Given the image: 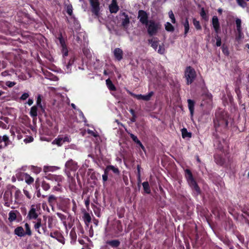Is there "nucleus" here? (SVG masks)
Here are the masks:
<instances>
[{
	"label": "nucleus",
	"instance_id": "nucleus-50",
	"mask_svg": "<svg viewBox=\"0 0 249 249\" xmlns=\"http://www.w3.org/2000/svg\"><path fill=\"white\" fill-rule=\"evenodd\" d=\"M238 35L236 36V39L237 40H240L241 38L243 37V33H242V31H237Z\"/></svg>",
	"mask_w": 249,
	"mask_h": 249
},
{
	"label": "nucleus",
	"instance_id": "nucleus-25",
	"mask_svg": "<svg viewBox=\"0 0 249 249\" xmlns=\"http://www.w3.org/2000/svg\"><path fill=\"white\" fill-rule=\"evenodd\" d=\"M17 213L16 211H11L9 212L8 219L10 222H13L16 219Z\"/></svg>",
	"mask_w": 249,
	"mask_h": 249
},
{
	"label": "nucleus",
	"instance_id": "nucleus-36",
	"mask_svg": "<svg viewBox=\"0 0 249 249\" xmlns=\"http://www.w3.org/2000/svg\"><path fill=\"white\" fill-rule=\"evenodd\" d=\"M237 31H242L241 20L239 18H236L235 20Z\"/></svg>",
	"mask_w": 249,
	"mask_h": 249
},
{
	"label": "nucleus",
	"instance_id": "nucleus-24",
	"mask_svg": "<svg viewBox=\"0 0 249 249\" xmlns=\"http://www.w3.org/2000/svg\"><path fill=\"white\" fill-rule=\"evenodd\" d=\"M14 196L16 202H19L21 200L22 195L21 194V191L19 189H16L14 194Z\"/></svg>",
	"mask_w": 249,
	"mask_h": 249
},
{
	"label": "nucleus",
	"instance_id": "nucleus-61",
	"mask_svg": "<svg viewBox=\"0 0 249 249\" xmlns=\"http://www.w3.org/2000/svg\"><path fill=\"white\" fill-rule=\"evenodd\" d=\"M89 235L90 237H92L93 235V231L92 228V226L90 227L89 230Z\"/></svg>",
	"mask_w": 249,
	"mask_h": 249
},
{
	"label": "nucleus",
	"instance_id": "nucleus-29",
	"mask_svg": "<svg viewBox=\"0 0 249 249\" xmlns=\"http://www.w3.org/2000/svg\"><path fill=\"white\" fill-rule=\"evenodd\" d=\"M182 136L183 138H191L192 134L190 132H188L187 129L183 128L181 129Z\"/></svg>",
	"mask_w": 249,
	"mask_h": 249
},
{
	"label": "nucleus",
	"instance_id": "nucleus-1",
	"mask_svg": "<svg viewBox=\"0 0 249 249\" xmlns=\"http://www.w3.org/2000/svg\"><path fill=\"white\" fill-rule=\"evenodd\" d=\"M57 43L61 47L63 56V64L64 66V70L66 73H71V67L75 61V56L72 53L71 54L69 53L65 40L61 34H60L57 37Z\"/></svg>",
	"mask_w": 249,
	"mask_h": 249
},
{
	"label": "nucleus",
	"instance_id": "nucleus-44",
	"mask_svg": "<svg viewBox=\"0 0 249 249\" xmlns=\"http://www.w3.org/2000/svg\"><path fill=\"white\" fill-rule=\"evenodd\" d=\"M42 187L44 190L47 191L50 188V186L48 183L44 181L42 183Z\"/></svg>",
	"mask_w": 249,
	"mask_h": 249
},
{
	"label": "nucleus",
	"instance_id": "nucleus-64",
	"mask_svg": "<svg viewBox=\"0 0 249 249\" xmlns=\"http://www.w3.org/2000/svg\"><path fill=\"white\" fill-rule=\"evenodd\" d=\"M70 235H71V237L72 239H75L76 235H75V233L74 232H73L72 231H71L70 233Z\"/></svg>",
	"mask_w": 249,
	"mask_h": 249
},
{
	"label": "nucleus",
	"instance_id": "nucleus-37",
	"mask_svg": "<svg viewBox=\"0 0 249 249\" xmlns=\"http://www.w3.org/2000/svg\"><path fill=\"white\" fill-rule=\"evenodd\" d=\"M25 230H26V231L25 232V235H28L29 236L31 235L32 231H31L30 226L28 223H26L25 224Z\"/></svg>",
	"mask_w": 249,
	"mask_h": 249
},
{
	"label": "nucleus",
	"instance_id": "nucleus-30",
	"mask_svg": "<svg viewBox=\"0 0 249 249\" xmlns=\"http://www.w3.org/2000/svg\"><path fill=\"white\" fill-rule=\"evenodd\" d=\"M30 115L33 117H36L37 115V109L36 106H33L31 108Z\"/></svg>",
	"mask_w": 249,
	"mask_h": 249
},
{
	"label": "nucleus",
	"instance_id": "nucleus-33",
	"mask_svg": "<svg viewBox=\"0 0 249 249\" xmlns=\"http://www.w3.org/2000/svg\"><path fill=\"white\" fill-rule=\"evenodd\" d=\"M105 170L107 171L108 172L109 171L111 170L115 174H118L119 172L118 169L113 165L107 166Z\"/></svg>",
	"mask_w": 249,
	"mask_h": 249
},
{
	"label": "nucleus",
	"instance_id": "nucleus-46",
	"mask_svg": "<svg viewBox=\"0 0 249 249\" xmlns=\"http://www.w3.org/2000/svg\"><path fill=\"white\" fill-rule=\"evenodd\" d=\"M77 111H78V112L79 113V117H80V119H82V120L84 122H86V118L84 117V115L83 112H82V111L81 110H80L79 109H77Z\"/></svg>",
	"mask_w": 249,
	"mask_h": 249
},
{
	"label": "nucleus",
	"instance_id": "nucleus-22",
	"mask_svg": "<svg viewBox=\"0 0 249 249\" xmlns=\"http://www.w3.org/2000/svg\"><path fill=\"white\" fill-rule=\"evenodd\" d=\"M181 23L184 28V36H186L188 33L190 29L188 18H186L185 21H182Z\"/></svg>",
	"mask_w": 249,
	"mask_h": 249
},
{
	"label": "nucleus",
	"instance_id": "nucleus-52",
	"mask_svg": "<svg viewBox=\"0 0 249 249\" xmlns=\"http://www.w3.org/2000/svg\"><path fill=\"white\" fill-rule=\"evenodd\" d=\"M87 132H88V133L89 134H90V135H91L93 136V137H97V136H98V134H97V132H94L93 131H92V130H91L88 129V130H87Z\"/></svg>",
	"mask_w": 249,
	"mask_h": 249
},
{
	"label": "nucleus",
	"instance_id": "nucleus-23",
	"mask_svg": "<svg viewBox=\"0 0 249 249\" xmlns=\"http://www.w3.org/2000/svg\"><path fill=\"white\" fill-rule=\"evenodd\" d=\"M83 218L86 226H88L91 220L90 214L88 213L85 212L84 213Z\"/></svg>",
	"mask_w": 249,
	"mask_h": 249
},
{
	"label": "nucleus",
	"instance_id": "nucleus-2",
	"mask_svg": "<svg viewBox=\"0 0 249 249\" xmlns=\"http://www.w3.org/2000/svg\"><path fill=\"white\" fill-rule=\"evenodd\" d=\"M39 206L37 205H32L28 213L27 217L29 219H36V221L34 222V229L39 234H46L47 230L46 223H43L40 218H37L38 214L37 210Z\"/></svg>",
	"mask_w": 249,
	"mask_h": 249
},
{
	"label": "nucleus",
	"instance_id": "nucleus-13",
	"mask_svg": "<svg viewBox=\"0 0 249 249\" xmlns=\"http://www.w3.org/2000/svg\"><path fill=\"white\" fill-rule=\"evenodd\" d=\"M50 236L56 239L60 243L64 244L65 243V239L63 236L62 235L61 233H60L58 231H55L53 232H51L50 234Z\"/></svg>",
	"mask_w": 249,
	"mask_h": 249
},
{
	"label": "nucleus",
	"instance_id": "nucleus-43",
	"mask_svg": "<svg viewBox=\"0 0 249 249\" xmlns=\"http://www.w3.org/2000/svg\"><path fill=\"white\" fill-rule=\"evenodd\" d=\"M193 24L196 29L200 30L201 29L199 22L196 20L195 18L193 19Z\"/></svg>",
	"mask_w": 249,
	"mask_h": 249
},
{
	"label": "nucleus",
	"instance_id": "nucleus-60",
	"mask_svg": "<svg viewBox=\"0 0 249 249\" xmlns=\"http://www.w3.org/2000/svg\"><path fill=\"white\" fill-rule=\"evenodd\" d=\"M200 15L203 18H206V13L203 9H202L201 10V11L200 12Z\"/></svg>",
	"mask_w": 249,
	"mask_h": 249
},
{
	"label": "nucleus",
	"instance_id": "nucleus-21",
	"mask_svg": "<svg viewBox=\"0 0 249 249\" xmlns=\"http://www.w3.org/2000/svg\"><path fill=\"white\" fill-rule=\"evenodd\" d=\"M14 233L19 237H23L25 235L24 229L22 227H18L15 229Z\"/></svg>",
	"mask_w": 249,
	"mask_h": 249
},
{
	"label": "nucleus",
	"instance_id": "nucleus-57",
	"mask_svg": "<svg viewBox=\"0 0 249 249\" xmlns=\"http://www.w3.org/2000/svg\"><path fill=\"white\" fill-rule=\"evenodd\" d=\"M29 96V95L28 93H24L20 97V99L22 100H25L28 98Z\"/></svg>",
	"mask_w": 249,
	"mask_h": 249
},
{
	"label": "nucleus",
	"instance_id": "nucleus-47",
	"mask_svg": "<svg viewBox=\"0 0 249 249\" xmlns=\"http://www.w3.org/2000/svg\"><path fill=\"white\" fill-rule=\"evenodd\" d=\"M102 178L104 182H106L108 178V172L105 170L104 174L102 175Z\"/></svg>",
	"mask_w": 249,
	"mask_h": 249
},
{
	"label": "nucleus",
	"instance_id": "nucleus-17",
	"mask_svg": "<svg viewBox=\"0 0 249 249\" xmlns=\"http://www.w3.org/2000/svg\"><path fill=\"white\" fill-rule=\"evenodd\" d=\"M9 142V138L7 135L0 136V149L5 147Z\"/></svg>",
	"mask_w": 249,
	"mask_h": 249
},
{
	"label": "nucleus",
	"instance_id": "nucleus-4",
	"mask_svg": "<svg viewBox=\"0 0 249 249\" xmlns=\"http://www.w3.org/2000/svg\"><path fill=\"white\" fill-rule=\"evenodd\" d=\"M148 34L151 36H154L157 34L158 31L161 28V24L154 20H149V22L145 25Z\"/></svg>",
	"mask_w": 249,
	"mask_h": 249
},
{
	"label": "nucleus",
	"instance_id": "nucleus-48",
	"mask_svg": "<svg viewBox=\"0 0 249 249\" xmlns=\"http://www.w3.org/2000/svg\"><path fill=\"white\" fill-rule=\"evenodd\" d=\"M206 98H207V101H206L207 103H209L212 101V95L211 93H207L205 95Z\"/></svg>",
	"mask_w": 249,
	"mask_h": 249
},
{
	"label": "nucleus",
	"instance_id": "nucleus-32",
	"mask_svg": "<svg viewBox=\"0 0 249 249\" xmlns=\"http://www.w3.org/2000/svg\"><path fill=\"white\" fill-rule=\"evenodd\" d=\"M107 243L112 247H117L120 245V242L117 240L108 241Z\"/></svg>",
	"mask_w": 249,
	"mask_h": 249
},
{
	"label": "nucleus",
	"instance_id": "nucleus-53",
	"mask_svg": "<svg viewBox=\"0 0 249 249\" xmlns=\"http://www.w3.org/2000/svg\"><path fill=\"white\" fill-rule=\"evenodd\" d=\"M130 136L131 137V138L133 140V141L134 142H135L136 143L137 142H140V141L138 140V138L137 137V136H136L135 135H134V134H130Z\"/></svg>",
	"mask_w": 249,
	"mask_h": 249
},
{
	"label": "nucleus",
	"instance_id": "nucleus-42",
	"mask_svg": "<svg viewBox=\"0 0 249 249\" xmlns=\"http://www.w3.org/2000/svg\"><path fill=\"white\" fill-rule=\"evenodd\" d=\"M66 11L68 14L70 16H72V6L71 4L66 6Z\"/></svg>",
	"mask_w": 249,
	"mask_h": 249
},
{
	"label": "nucleus",
	"instance_id": "nucleus-56",
	"mask_svg": "<svg viewBox=\"0 0 249 249\" xmlns=\"http://www.w3.org/2000/svg\"><path fill=\"white\" fill-rule=\"evenodd\" d=\"M23 193H24V194L26 196V197L28 198V199H31V195L29 193V192L26 190H23Z\"/></svg>",
	"mask_w": 249,
	"mask_h": 249
},
{
	"label": "nucleus",
	"instance_id": "nucleus-11",
	"mask_svg": "<svg viewBox=\"0 0 249 249\" xmlns=\"http://www.w3.org/2000/svg\"><path fill=\"white\" fill-rule=\"evenodd\" d=\"M10 133L12 135L16 136L17 135V138L18 140L21 139L22 138L21 133L22 130L20 127L17 125H13L10 129Z\"/></svg>",
	"mask_w": 249,
	"mask_h": 249
},
{
	"label": "nucleus",
	"instance_id": "nucleus-8",
	"mask_svg": "<svg viewBox=\"0 0 249 249\" xmlns=\"http://www.w3.org/2000/svg\"><path fill=\"white\" fill-rule=\"evenodd\" d=\"M71 141V138L70 136L68 135H61L58 136V137L53 142V143L57 145L58 146L62 145L66 142H70Z\"/></svg>",
	"mask_w": 249,
	"mask_h": 249
},
{
	"label": "nucleus",
	"instance_id": "nucleus-14",
	"mask_svg": "<svg viewBox=\"0 0 249 249\" xmlns=\"http://www.w3.org/2000/svg\"><path fill=\"white\" fill-rule=\"evenodd\" d=\"M4 205L9 207L12 202V194L9 192H6L3 196Z\"/></svg>",
	"mask_w": 249,
	"mask_h": 249
},
{
	"label": "nucleus",
	"instance_id": "nucleus-59",
	"mask_svg": "<svg viewBox=\"0 0 249 249\" xmlns=\"http://www.w3.org/2000/svg\"><path fill=\"white\" fill-rule=\"evenodd\" d=\"M0 127L3 129H6L7 128V125L3 122L0 121Z\"/></svg>",
	"mask_w": 249,
	"mask_h": 249
},
{
	"label": "nucleus",
	"instance_id": "nucleus-45",
	"mask_svg": "<svg viewBox=\"0 0 249 249\" xmlns=\"http://www.w3.org/2000/svg\"><path fill=\"white\" fill-rule=\"evenodd\" d=\"M56 197L53 195H50L48 198V201L50 204H53L56 200Z\"/></svg>",
	"mask_w": 249,
	"mask_h": 249
},
{
	"label": "nucleus",
	"instance_id": "nucleus-3",
	"mask_svg": "<svg viewBox=\"0 0 249 249\" xmlns=\"http://www.w3.org/2000/svg\"><path fill=\"white\" fill-rule=\"evenodd\" d=\"M50 94L52 96L53 101V104L56 107H61L63 106L64 102H68V103H69L70 100L66 96V94L62 95L59 93L57 92L54 88H51Z\"/></svg>",
	"mask_w": 249,
	"mask_h": 249
},
{
	"label": "nucleus",
	"instance_id": "nucleus-19",
	"mask_svg": "<svg viewBox=\"0 0 249 249\" xmlns=\"http://www.w3.org/2000/svg\"><path fill=\"white\" fill-rule=\"evenodd\" d=\"M123 15L124 16V18L122 19V25L123 26L125 30H127L128 29V27L129 24V18H128V16L125 13H123Z\"/></svg>",
	"mask_w": 249,
	"mask_h": 249
},
{
	"label": "nucleus",
	"instance_id": "nucleus-9",
	"mask_svg": "<svg viewBox=\"0 0 249 249\" xmlns=\"http://www.w3.org/2000/svg\"><path fill=\"white\" fill-rule=\"evenodd\" d=\"M129 93L134 97L136 98L137 99L139 100H143L145 101H148L150 100L151 97L153 95L154 92L153 91H150L146 95H142V94H136L131 92H129Z\"/></svg>",
	"mask_w": 249,
	"mask_h": 249
},
{
	"label": "nucleus",
	"instance_id": "nucleus-10",
	"mask_svg": "<svg viewBox=\"0 0 249 249\" xmlns=\"http://www.w3.org/2000/svg\"><path fill=\"white\" fill-rule=\"evenodd\" d=\"M138 18L141 23L143 25H146L149 22L148 20V15L147 13L143 10H140L139 11Z\"/></svg>",
	"mask_w": 249,
	"mask_h": 249
},
{
	"label": "nucleus",
	"instance_id": "nucleus-20",
	"mask_svg": "<svg viewBox=\"0 0 249 249\" xmlns=\"http://www.w3.org/2000/svg\"><path fill=\"white\" fill-rule=\"evenodd\" d=\"M187 102L188 104V108L190 112L191 118L192 119L194 111L195 102H194V101L191 99H188L187 100Z\"/></svg>",
	"mask_w": 249,
	"mask_h": 249
},
{
	"label": "nucleus",
	"instance_id": "nucleus-12",
	"mask_svg": "<svg viewBox=\"0 0 249 249\" xmlns=\"http://www.w3.org/2000/svg\"><path fill=\"white\" fill-rule=\"evenodd\" d=\"M99 0H90V4L92 7V12L96 16H98L99 12Z\"/></svg>",
	"mask_w": 249,
	"mask_h": 249
},
{
	"label": "nucleus",
	"instance_id": "nucleus-18",
	"mask_svg": "<svg viewBox=\"0 0 249 249\" xmlns=\"http://www.w3.org/2000/svg\"><path fill=\"white\" fill-rule=\"evenodd\" d=\"M109 10L111 13H116L118 10L119 7L117 4L116 0H112V2L109 6Z\"/></svg>",
	"mask_w": 249,
	"mask_h": 249
},
{
	"label": "nucleus",
	"instance_id": "nucleus-28",
	"mask_svg": "<svg viewBox=\"0 0 249 249\" xmlns=\"http://www.w3.org/2000/svg\"><path fill=\"white\" fill-rule=\"evenodd\" d=\"M24 179H25V182L28 184H32L34 181V179L33 178H32V177H31L29 175L27 174H25V175H24Z\"/></svg>",
	"mask_w": 249,
	"mask_h": 249
},
{
	"label": "nucleus",
	"instance_id": "nucleus-7",
	"mask_svg": "<svg viewBox=\"0 0 249 249\" xmlns=\"http://www.w3.org/2000/svg\"><path fill=\"white\" fill-rule=\"evenodd\" d=\"M65 173L67 175L70 177L71 171H75L78 169L77 163L71 159L68 160L65 163Z\"/></svg>",
	"mask_w": 249,
	"mask_h": 249
},
{
	"label": "nucleus",
	"instance_id": "nucleus-58",
	"mask_svg": "<svg viewBox=\"0 0 249 249\" xmlns=\"http://www.w3.org/2000/svg\"><path fill=\"white\" fill-rule=\"evenodd\" d=\"M33 138L32 137H29L27 138H26L24 140V141L26 143L30 142H33Z\"/></svg>",
	"mask_w": 249,
	"mask_h": 249
},
{
	"label": "nucleus",
	"instance_id": "nucleus-62",
	"mask_svg": "<svg viewBox=\"0 0 249 249\" xmlns=\"http://www.w3.org/2000/svg\"><path fill=\"white\" fill-rule=\"evenodd\" d=\"M40 171H41L40 168H38V167H34V171L36 174H38V173H40Z\"/></svg>",
	"mask_w": 249,
	"mask_h": 249
},
{
	"label": "nucleus",
	"instance_id": "nucleus-40",
	"mask_svg": "<svg viewBox=\"0 0 249 249\" xmlns=\"http://www.w3.org/2000/svg\"><path fill=\"white\" fill-rule=\"evenodd\" d=\"M169 17L171 19V21L173 23H176V18L175 17V16L174 15V13L172 11H170L168 13Z\"/></svg>",
	"mask_w": 249,
	"mask_h": 249
},
{
	"label": "nucleus",
	"instance_id": "nucleus-41",
	"mask_svg": "<svg viewBox=\"0 0 249 249\" xmlns=\"http://www.w3.org/2000/svg\"><path fill=\"white\" fill-rule=\"evenodd\" d=\"M157 52L158 53L162 54L165 52V49L163 45H159L158 47V49H157Z\"/></svg>",
	"mask_w": 249,
	"mask_h": 249
},
{
	"label": "nucleus",
	"instance_id": "nucleus-34",
	"mask_svg": "<svg viewBox=\"0 0 249 249\" xmlns=\"http://www.w3.org/2000/svg\"><path fill=\"white\" fill-rule=\"evenodd\" d=\"M165 28L168 32H173L174 31V26L169 22L165 24Z\"/></svg>",
	"mask_w": 249,
	"mask_h": 249
},
{
	"label": "nucleus",
	"instance_id": "nucleus-63",
	"mask_svg": "<svg viewBox=\"0 0 249 249\" xmlns=\"http://www.w3.org/2000/svg\"><path fill=\"white\" fill-rule=\"evenodd\" d=\"M235 92L236 93L237 96H238V98H240V91L239 90V89L238 88H236L235 89Z\"/></svg>",
	"mask_w": 249,
	"mask_h": 249
},
{
	"label": "nucleus",
	"instance_id": "nucleus-49",
	"mask_svg": "<svg viewBox=\"0 0 249 249\" xmlns=\"http://www.w3.org/2000/svg\"><path fill=\"white\" fill-rule=\"evenodd\" d=\"M215 39L216 40V45L217 47L220 46L221 45V41L220 37L217 35L215 36Z\"/></svg>",
	"mask_w": 249,
	"mask_h": 249
},
{
	"label": "nucleus",
	"instance_id": "nucleus-27",
	"mask_svg": "<svg viewBox=\"0 0 249 249\" xmlns=\"http://www.w3.org/2000/svg\"><path fill=\"white\" fill-rule=\"evenodd\" d=\"M106 84L108 89L110 90H115L116 88L110 79L106 80Z\"/></svg>",
	"mask_w": 249,
	"mask_h": 249
},
{
	"label": "nucleus",
	"instance_id": "nucleus-51",
	"mask_svg": "<svg viewBox=\"0 0 249 249\" xmlns=\"http://www.w3.org/2000/svg\"><path fill=\"white\" fill-rule=\"evenodd\" d=\"M16 84V83L15 82H11V81H7L5 83V85L9 87V88H12L13 87V86H14Z\"/></svg>",
	"mask_w": 249,
	"mask_h": 249
},
{
	"label": "nucleus",
	"instance_id": "nucleus-26",
	"mask_svg": "<svg viewBox=\"0 0 249 249\" xmlns=\"http://www.w3.org/2000/svg\"><path fill=\"white\" fill-rule=\"evenodd\" d=\"M149 43L151 44V46L152 48L155 50H157L158 49V47H159V41L155 39H152L151 40H149Z\"/></svg>",
	"mask_w": 249,
	"mask_h": 249
},
{
	"label": "nucleus",
	"instance_id": "nucleus-31",
	"mask_svg": "<svg viewBox=\"0 0 249 249\" xmlns=\"http://www.w3.org/2000/svg\"><path fill=\"white\" fill-rule=\"evenodd\" d=\"M142 186L144 192L147 194H150L151 190L149 187V183L147 181H145L142 183Z\"/></svg>",
	"mask_w": 249,
	"mask_h": 249
},
{
	"label": "nucleus",
	"instance_id": "nucleus-55",
	"mask_svg": "<svg viewBox=\"0 0 249 249\" xmlns=\"http://www.w3.org/2000/svg\"><path fill=\"white\" fill-rule=\"evenodd\" d=\"M41 96H40V95H38L37 96L36 104L38 106H39L40 107H42L41 104Z\"/></svg>",
	"mask_w": 249,
	"mask_h": 249
},
{
	"label": "nucleus",
	"instance_id": "nucleus-16",
	"mask_svg": "<svg viewBox=\"0 0 249 249\" xmlns=\"http://www.w3.org/2000/svg\"><path fill=\"white\" fill-rule=\"evenodd\" d=\"M113 54L115 58L118 61H120L123 58V52L120 48L115 49Z\"/></svg>",
	"mask_w": 249,
	"mask_h": 249
},
{
	"label": "nucleus",
	"instance_id": "nucleus-54",
	"mask_svg": "<svg viewBox=\"0 0 249 249\" xmlns=\"http://www.w3.org/2000/svg\"><path fill=\"white\" fill-rule=\"evenodd\" d=\"M137 170H138V174H137V178L139 182L141 181V173H140V166L138 165L137 166Z\"/></svg>",
	"mask_w": 249,
	"mask_h": 249
},
{
	"label": "nucleus",
	"instance_id": "nucleus-15",
	"mask_svg": "<svg viewBox=\"0 0 249 249\" xmlns=\"http://www.w3.org/2000/svg\"><path fill=\"white\" fill-rule=\"evenodd\" d=\"M212 22L215 32L218 33L220 31V24L218 18L216 16H213Z\"/></svg>",
	"mask_w": 249,
	"mask_h": 249
},
{
	"label": "nucleus",
	"instance_id": "nucleus-38",
	"mask_svg": "<svg viewBox=\"0 0 249 249\" xmlns=\"http://www.w3.org/2000/svg\"><path fill=\"white\" fill-rule=\"evenodd\" d=\"M58 168L55 166H44V170L45 172L53 171L58 169Z\"/></svg>",
	"mask_w": 249,
	"mask_h": 249
},
{
	"label": "nucleus",
	"instance_id": "nucleus-39",
	"mask_svg": "<svg viewBox=\"0 0 249 249\" xmlns=\"http://www.w3.org/2000/svg\"><path fill=\"white\" fill-rule=\"evenodd\" d=\"M63 177L61 176H54L53 177V179L54 180L58 183V185L59 186V183L62 182L63 180Z\"/></svg>",
	"mask_w": 249,
	"mask_h": 249
},
{
	"label": "nucleus",
	"instance_id": "nucleus-5",
	"mask_svg": "<svg viewBox=\"0 0 249 249\" xmlns=\"http://www.w3.org/2000/svg\"><path fill=\"white\" fill-rule=\"evenodd\" d=\"M185 172L186 178L190 186L196 192V194L198 195L200 194V188L198 186L196 181L193 178L191 171L189 169H186Z\"/></svg>",
	"mask_w": 249,
	"mask_h": 249
},
{
	"label": "nucleus",
	"instance_id": "nucleus-35",
	"mask_svg": "<svg viewBox=\"0 0 249 249\" xmlns=\"http://www.w3.org/2000/svg\"><path fill=\"white\" fill-rule=\"evenodd\" d=\"M214 159L215 162L218 164L222 165L224 162L223 159L221 157L219 156V155H215L214 156Z\"/></svg>",
	"mask_w": 249,
	"mask_h": 249
},
{
	"label": "nucleus",
	"instance_id": "nucleus-6",
	"mask_svg": "<svg viewBox=\"0 0 249 249\" xmlns=\"http://www.w3.org/2000/svg\"><path fill=\"white\" fill-rule=\"evenodd\" d=\"M185 76L186 79L187 84H191L194 81L196 77V73L195 70L191 67H188L185 72Z\"/></svg>",
	"mask_w": 249,
	"mask_h": 249
}]
</instances>
